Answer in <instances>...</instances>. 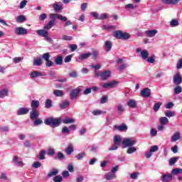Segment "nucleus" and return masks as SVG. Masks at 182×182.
I'll list each match as a JSON object with an SVG mask.
<instances>
[{
  "label": "nucleus",
  "instance_id": "f257e3e1",
  "mask_svg": "<svg viewBox=\"0 0 182 182\" xmlns=\"http://www.w3.org/2000/svg\"><path fill=\"white\" fill-rule=\"evenodd\" d=\"M44 123L47 126H50V127L55 129V127L60 126L62 119L60 118L49 117L44 121Z\"/></svg>",
  "mask_w": 182,
  "mask_h": 182
},
{
  "label": "nucleus",
  "instance_id": "f03ea898",
  "mask_svg": "<svg viewBox=\"0 0 182 182\" xmlns=\"http://www.w3.org/2000/svg\"><path fill=\"white\" fill-rule=\"evenodd\" d=\"M37 35L38 36H41L42 38H44L45 41L47 42H49V43H52L53 42V40L52 38L49 37V33L46 29H40L37 30L36 31Z\"/></svg>",
  "mask_w": 182,
  "mask_h": 182
},
{
  "label": "nucleus",
  "instance_id": "7ed1b4c3",
  "mask_svg": "<svg viewBox=\"0 0 182 182\" xmlns=\"http://www.w3.org/2000/svg\"><path fill=\"white\" fill-rule=\"evenodd\" d=\"M95 76L97 77H101L102 80H107L110 76H112V71L105 70V71H95Z\"/></svg>",
  "mask_w": 182,
  "mask_h": 182
},
{
  "label": "nucleus",
  "instance_id": "20e7f679",
  "mask_svg": "<svg viewBox=\"0 0 182 182\" xmlns=\"http://www.w3.org/2000/svg\"><path fill=\"white\" fill-rule=\"evenodd\" d=\"M117 170H119V166L113 167L109 172L107 173L105 175V178L107 181H110V180H114V178H116V173L117 172Z\"/></svg>",
  "mask_w": 182,
  "mask_h": 182
},
{
  "label": "nucleus",
  "instance_id": "39448f33",
  "mask_svg": "<svg viewBox=\"0 0 182 182\" xmlns=\"http://www.w3.org/2000/svg\"><path fill=\"white\" fill-rule=\"evenodd\" d=\"M114 36L117 39H123L126 41L130 38V34L127 33H123L122 31H114Z\"/></svg>",
  "mask_w": 182,
  "mask_h": 182
},
{
  "label": "nucleus",
  "instance_id": "423d86ee",
  "mask_svg": "<svg viewBox=\"0 0 182 182\" xmlns=\"http://www.w3.org/2000/svg\"><path fill=\"white\" fill-rule=\"evenodd\" d=\"M122 144L124 149H126V147H132L136 144V140L132 138H124L122 141Z\"/></svg>",
  "mask_w": 182,
  "mask_h": 182
},
{
  "label": "nucleus",
  "instance_id": "0eeeda50",
  "mask_svg": "<svg viewBox=\"0 0 182 182\" xmlns=\"http://www.w3.org/2000/svg\"><path fill=\"white\" fill-rule=\"evenodd\" d=\"M119 85V81L117 80H112L106 83H104L102 85V87L103 89H107L109 87L110 89H114V87H116Z\"/></svg>",
  "mask_w": 182,
  "mask_h": 182
},
{
  "label": "nucleus",
  "instance_id": "6e6552de",
  "mask_svg": "<svg viewBox=\"0 0 182 182\" xmlns=\"http://www.w3.org/2000/svg\"><path fill=\"white\" fill-rule=\"evenodd\" d=\"M162 182H173V175L171 173H164L161 177Z\"/></svg>",
  "mask_w": 182,
  "mask_h": 182
},
{
  "label": "nucleus",
  "instance_id": "1a4fd4ad",
  "mask_svg": "<svg viewBox=\"0 0 182 182\" xmlns=\"http://www.w3.org/2000/svg\"><path fill=\"white\" fill-rule=\"evenodd\" d=\"M50 18L51 19H59V21H68V18L66 16H63L62 14H50Z\"/></svg>",
  "mask_w": 182,
  "mask_h": 182
},
{
  "label": "nucleus",
  "instance_id": "9d476101",
  "mask_svg": "<svg viewBox=\"0 0 182 182\" xmlns=\"http://www.w3.org/2000/svg\"><path fill=\"white\" fill-rule=\"evenodd\" d=\"M15 33L16 35H26L28 33V30L23 27H16L15 28Z\"/></svg>",
  "mask_w": 182,
  "mask_h": 182
},
{
  "label": "nucleus",
  "instance_id": "9b49d317",
  "mask_svg": "<svg viewBox=\"0 0 182 182\" xmlns=\"http://www.w3.org/2000/svg\"><path fill=\"white\" fill-rule=\"evenodd\" d=\"M141 96L145 98L150 97L151 96V90L149 88H144L141 91Z\"/></svg>",
  "mask_w": 182,
  "mask_h": 182
},
{
  "label": "nucleus",
  "instance_id": "f8f14e48",
  "mask_svg": "<svg viewBox=\"0 0 182 182\" xmlns=\"http://www.w3.org/2000/svg\"><path fill=\"white\" fill-rule=\"evenodd\" d=\"M29 113V108L21 107L16 111L17 116H23V114H28Z\"/></svg>",
  "mask_w": 182,
  "mask_h": 182
},
{
  "label": "nucleus",
  "instance_id": "ddd939ff",
  "mask_svg": "<svg viewBox=\"0 0 182 182\" xmlns=\"http://www.w3.org/2000/svg\"><path fill=\"white\" fill-rule=\"evenodd\" d=\"M173 83L178 86V85H181L182 83V79H181V75L180 73H176L174 77H173Z\"/></svg>",
  "mask_w": 182,
  "mask_h": 182
},
{
  "label": "nucleus",
  "instance_id": "4468645a",
  "mask_svg": "<svg viewBox=\"0 0 182 182\" xmlns=\"http://www.w3.org/2000/svg\"><path fill=\"white\" fill-rule=\"evenodd\" d=\"M79 93H80V89L75 88L70 93V99H76V97L79 96Z\"/></svg>",
  "mask_w": 182,
  "mask_h": 182
},
{
  "label": "nucleus",
  "instance_id": "2eb2a0df",
  "mask_svg": "<svg viewBox=\"0 0 182 182\" xmlns=\"http://www.w3.org/2000/svg\"><path fill=\"white\" fill-rule=\"evenodd\" d=\"M127 105L129 107H131V109H136V107H137V101L133 99H130L127 102Z\"/></svg>",
  "mask_w": 182,
  "mask_h": 182
},
{
  "label": "nucleus",
  "instance_id": "dca6fc26",
  "mask_svg": "<svg viewBox=\"0 0 182 182\" xmlns=\"http://www.w3.org/2000/svg\"><path fill=\"white\" fill-rule=\"evenodd\" d=\"M13 161H14V164H16V166H18V167H23V166H25L23 162L22 161H21L19 159V157H18V156H14L13 159Z\"/></svg>",
  "mask_w": 182,
  "mask_h": 182
},
{
  "label": "nucleus",
  "instance_id": "f3484780",
  "mask_svg": "<svg viewBox=\"0 0 182 182\" xmlns=\"http://www.w3.org/2000/svg\"><path fill=\"white\" fill-rule=\"evenodd\" d=\"M180 139H181V135H180L178 132H176L172 135L171 141L174 143L175 141H177V140H180Z\"/></svg>",
  "mask_w": 182,
  "mask_h": 182
},
{
  "label": "nucleus",
  "instance_id": "a211bd4d",
  "mask_svg": "<svg viewBox=\"0 0 182 182\" xmlns=\"http://www.w3.org/2000/svg\"><path fill=\"white\" fill-rule=\"evenodd\" d=\"M114 129H115V130H119V132H126V130H127V126L126 124H122V125H115L114 127Z\"/></svg>",
  "mask_w": 182,
  "mask_h": 182
},
{
  "label": "nucleus",
  "instance_id": "6ab92c4d",
  "mask_svg": "<svg viewBox=\"0 0 182 182\" xmlns=\"http://www.w3.org/2000/svg\"><path fill=\"white\" fill-rule=\"evenodd\" d=\"M122 136L120 135H115L114 136V144H117L118 146H120L122 144Z\"/></svg>",
  "mask_w": 182,
  "mask_h": 182
},
{
  "label": "nucleus",
  "instance_id": "aec40b11",
  "mask_svg": "<svg viewBox=\"0 0 182 182\" xmlns=\"http://www.w3.org/2000/svg\"><path fill=\"white\" fill-rule=\"evenodd\" d=\"M105 50L107 52H110V50H112V41H106L105 42Z\"/></svg>",
  "mask_w": 182,
  "mask_h": 182
},
{
  "label": "nucleus",
  "instance_id": "412c9836",
  "mask_svg": "<svg viewBox=\"0 0 182 182\" xmlns=\"http://www.w3.org/2000/svg\"><path fill=\"white\" fill-rule=\"evenodd\" d=\"M53 8L54 11H55L56 12H59V11H62V9H63L62 7V4L58 2L54 3Z\"/></svg>",
  "mask_w": 182,
  "mask_h": 182
},
{
  "label": "nucleus",
  "instance_id": "4be33fe9",
  "mask_svg": "<svg viewBox=\"0 0 182 182\" xmlns=\"http://www.w3.org/2000/svg\"><path fill=\"white\" fill-rule=\"evenodd\" d=\"M55 65H62L63 63V57L60 55H57L55 59Z\"/></svg>",
  "mask_w": 182,
  "mask_h": 182
},
{
  "label": "nucleus",
  "instance_id": "5701e85b",
  "mask_svg": "<svg viewBox=\"0 0 182 182\" xmlns=\"http://www.w3.org/2000/svg\"><path fill=\"white\" fill-rule=\"evenodd\" d=\"M31 79H35V77H39L42 76V73L39 71H33L30 74Z\"/></svg>",
  "mask_w": 182,
  "mask_h": 182
},
{
  "label": "nucleus",
  "instance_id": "b1692460",
  "mask_svg": "<svg viewBox=\"0 0 182 182\" xmlns=\"http://www.w3.org/2000/svg\"><path fill=\"white\" fill-rule=\"evenodd\" d=\"M145 33L149 38H154V36H156V33H157V30L146 31Z\"/></svg>",
  "mask_w": 182,
  "mask_h": 182
},
{
  "label": "nucleus",
  "instance_id": "393cba45",
  "mask_svg": "<svg viewBox=\"0 0 182 182\" xmlns=\"http://www.w3.org/2000/svg\"><path fill=\"white\" fill-rule=\"evenodd\" d=\"M149 53L147 50H143L141 52V56L143 60H146L149 58Z\"/></svg>",
  "mask_w": 182,
  "mask_h": 182
},
{
  "label": "nucleus",
  "instance_id": "a878e982",
  "mask_svg": "<svg viewBox=\"0 0 182 182\" xmlns=\"http://www.w3.org/2000/svg\"><path fill=\"white\" fill-rule=\"evenodd\" d=\"M59 171L56 168H54L48 173V177H55V176H58Z\"/></svg>",
  "mask_w": 182,
  "mask_h": 182
},
{
  "label": "nucleus",
  "instance_id": "bb28decb",
  "mask_svg": "<svg viewBox=\"0 0 182 182\" xmlns=\"http://www.w3.org/2000/svg\"><path fill=\"white\" fill-rule=\"evenodd\" d=\"M16 22H18L19 23H23V22H25V21H26V18L23 15H20L16 18Z\"/></svg>",
  "mask_w": 182,
  "mask_h": 182
},
{
  "label": "nucleus",
  "instance_id": "cd10ccee",
  "mask_svg": "<svg viewBox=\"0 0 182 182\" xmlns=\"http://www.w3.org/2000/svg\"><path fill=\"white\" fill-rule=\"evenodd\" d=\"M42 63V58H41L40 57L34 58L33 66H41Z\"/></svg>",
  "mask_w": 182,
  "mask_h": 182
},
{
  "label": "nucleus",
  "instance_id": "c85d7f7f",
  "mask_svg": "<svg viewBox=\"0 0 182 182\" xmlns=\"http://www.w3.org/2000/svg\"><path fill=\"white\" fill-rule=\"evenodd\" d=\"M171 175L173 176H177V174H182V169L181 168H176L172 169L171 172Z\"/></svg>",
  "mask_w": 182,
  "mask_h": 182
},
{
  "label": "nucleus",
  "instance_id": "c756f323",
  "mask_svg": "<svg viewBox=\"0 0 182 182\" xmlns=\"http://www.w3.org/2000/svg\"><path fill=\"white\" fill-rule=\"evenodd\" d=\"M90 56H92V53H90L81 54L80 55V60H85V59H87L88 58H90Z\"/></svg>",
  "mask_w": 182,
  "mask_h": 182
},
{
  "label": "nucleus",
  "instance_id": "7c9ffc66",
  "mask_svg": "<svg viewBox=\"0 0 182 182\" xmlns=\"http://www.w3.org/2000/svg\"><path fill=\"white\" fill-rule=\"evenodd\" d=\"M38 116H39V113H38L36 109H33V111L31 112V116H30L31 120L36 119V117H38Z\"/></svg>",
  "mask_w": 182,
  "mask_h": 182
},
{
  "label": "nucleus",
  "instance_id": "2f4dec72",
  "mask_svg": "<svg viewBox=\"0 0 182 182\" xmlns=\"http://www.w3.org/2000/svg\"><path fill=\"white\" fill-rule=\"evenodd\" d=\"M159 122L161 124H164V126H166L168 123V118L166 117H162L159 119Z\"/></svg>",
  "mask_w": 182,
  "mask_h": 182
},
{
  "label": "nucleus",
  "instance_id": "473e14b6",
  "mask_svg": "<svg viewBox=\"0 0 182 182\" xmlns=\"http://www.w3.org/2000/svg\"><path fill=\"white\" fill-rule=\"evenodd\" d=\"M55 25V20H51L48 22V25L44 26V29H46L47 31H49Z\"/></svg>",
  "mask_w": 182,
  "mask_h": 182
},
{
  "label": "nucleus",
  "instance_id": "72a5a7b5",
  "mask_svg": "<svg viewBox=\"0 0 182 182\" xmlns=\"http://www.w3.org/2000/svg\"><path fill=\"white\" fill-rule=\"evenodd\" d=\"M136 150L137 149H136V147L129 146L127 150V154H133V153H136Z\"/></svg>",
  "mask_w": 182,
  "mask_h": 182
},
{
  "label": "nucleus",
  "instance_id": "f704fd0d",
  "mask_svg": "<svg viewBox=\"0 0 182 182\" xmlns=\"http://www.w3.org/2000/svg\"><path fill=\"white\" fill-rule=\"evenodd\" d=\"M165 116H166V117H174V116H176V112H173V111H170V110H167L165 112Z\"/></svg>",
  "mask_w": 182,
  "mask_h": 182
},
{
  "label": "nucleus",
  "instance_id": "c9c22d12",
  "mask_svg": "<svg viewBox=\"0 0 182 182\" xmlns=\"http://www.w3.org/2000/svg\"><path fill=\"white\" fill-rule=\"evenodd\" d=\"M64 124H69L70 123H75V119L73 118H67L62 120Z\"/></svg>",
  "mask_w": 182,
  "mask_h": 182
},
{
  "label": "nucleus",
  "instance_id": "e433bc0d",
  "mask_svg": "<svg viewBox=\"0 0 182 182\" xmlns=\"http://www.w3.org/2000/svg\"><path fill=\"white\" fill-rule=\"evenodd\" d=\"M31 107H33V110L38 109L39 107V102L38 100H33L31 102Z\"/></svg>",
  "mask_w": 182,
  "mask_h": 182
},
{
  "label": "nucleus",
  "instance_id": "4c0bfd02",
  "mask_svg": "<svg viewBox=\"0 0 182 182\" xmlns=\"http://www.w3.org/2000/svg\"><path fill=\"white\" fill-rule=\"evenodd\" d=\"M139 176H140V173L134 172V173L130 174V178L132 180H137V178H139Z\"/></svg>",
  "mask_w": 182,
  "mask_h": 182
},
{
  "label": "nucleus",
  "instance_id": "58836bf2",
  "mask_svg": "<svg viewBox=\"0 0 182 182\" xmlns=\"http://www.w3.org/2000/svg\"><path fill=\"white\" fill-rule=\"evenodd\" d=\"M6 96H8V90L4 89L0 91V97L1 99H4V97H6Z\"/></svg>",
  "mask_w": 182,
  "mask_h": 182
},
{
  "label": "nucleus",
  "instance_id": "ea45409f",
  "mask_svg": "<svg viewBox=\"0 0 182 182\" xmlns=\"http://www.w3.org/2000/svg\"><path fill=\"white\" fill-rule=\"evenodd\" d=\"M73 151V146L72 145H69L68 148L65 149V153L68 156H70Z\"/></svg>",
  "mask_w": 182,
  "mask_h": 182
},
{
  "label": "nucleus",
  "instance_id": "a19ab883",
  "mask_svg": "<svg viewBox=\"0 0 182 182\" xmlns=\"http://www.w3.org/2000/svg\"><path fill=\"white\" fill-rule=\"evenodd\" d=\"M53 94L55 96H57V97H62V96H63V92L59 90H55Z\"/></svg>",
  "mask_w": 182,
  "mask_h": 182
},
{
  "label": "nucleus",
  "instance_id": "79ce46f5",
  "mask_svg": "<svg viewBox=\"0 0 182 182\" xmlns=\"http://www.w3.org/2000/svg\"><path fill=\"white\" fill-rule=\"evenodd\" d=\"M45 154H46V151L41 150L38 156L39 160H45Z\"/></svg>",
  "mask_w": 182,
  "mask_h": 182
},
{
  "label": "nucleus",
  "instance_id": "37998d69",
  "mask_svg": "<svg viewBox=\"0 0 182 182\" xmlns=\"http://www.w3.org/2000/svg\"><path fill=\"white\" fill-rule=\"evenodd\" d=\"M177 160H178V157L171 158L169 159V165L170 166H174V164H176V163L177 162Z\"/></svg>",
  "mask_w": 182,
  "mask_h": 182
},
{
  "label": "nucleus",
  "instance_id": "c03bdc74",
  "mask_svg": "<svg viewBox=\"0 0 182 182\" xmlns=\"http://www.w3.org/2000/svg\"><path fill=\"white\" fill-rule=\"evenodd\" d=\"M0 180H4V181H8L9 178L5 172H2L0 175Z\"/></svg>",
  "mask_w": 182,
  "mask_h": 182
},
{
  "label": "nucleus",
  "instance_id": "a18cd8bd",
  "mask_svg": "<svg viewBox=\"0 0 182 182\" xmlns=\"http://www.w3.org/2000/svg\"><path fill=\"white\" fill-rule=\"evenodd\" d=\"M178 25H179L178 21H177L176 19H173L170 22V26H172V28H175V26H178Z\"/></svg>",
  "mask_w": 182,
  "mask_h": 182
},
{
  "label": "nucleus",
  "instance_id": "49530a36",
  "mask_svg": "<svg viewBox=\"0 0 182 182\" xmlns=\"http://www.w3.org/2000/svg\"><path fill=\"white\" fill-rule=\"evenodd\" d=\"M85 156H86V154L85 152H81L80 154H78L77 155H76V159L77 160H82L83 158L85 157Z\"/></svg>",
  "mask_w": 182,
  "mask_h": 182
},
{
  "label": "nucleus",
  "instance_id": "de8ad7c7",
  "mask_svg": "<svg viewBox=\"0 0 182 182\" xmlns=\"http://www.w3.org/2000/svg\"><path fill=\"white\" fill-rule=\"evenodd\" d=\"M181 92H182V87L181 86L178 85L174 88V93L176 95H180Z\"/></svg>",
  "mask_w": 182,
  "mask_h": 182
},
{
  "label": "nucleus",
  "instance_id": "09e8293b",
  "mask_svg": "<svg viewBox=\"0 0 182 182\" xmlns=\"http://www.w3.org/2000/svg\"><path fill=\"white\" fill-rule=\"evenodd\" d=\"M53 181L54 182H62L63 181V178L60 176H56L53 178Z\"/></svg>",
  "mask_w": 182,
  "mask_h": 182
},
{
  "label": "nucleus",
  "instance_id": "8fccbe9b",
  "mask_svg": "<svg viewBox=\"0 0 182 182\" xmlns=\"http://www.w3.org/2000/svg\"><path fill=\"white\" fill-rule=\"evenodd\" d=\"M103 113H106V112H103L102 110H94L92 112V114L94 116H100V114H103Z\"/></svg>",
  "mask_w": 182,
  "mask_h": 182
},
{
  "label": "nucleus",
  "instance_id": "3c124183",
  "mask_svg": "<svg viewBox=\"0 0 182 182\" xmlns=\"http://www.w3.org/2000/svg\"><path fill=\"white\" fill-rule=\"evenodd\" d=\"M91 68H92V69H95V72H97V70H99V69H101L102 64H97L95 65H91ZM95 75H96V73H95Z\"/></svg>",
  "mask_w": 182,
  "mask_h": 182
},
{
  "label": "nucleus",
  "instance_id": "603ef678",
  "mask_svg": "<svg viewBox=\"0 0 182 182\" xmlns=\"http://www.w3.org/2000/svg\"><path fill=\"white\" fill-rule=\"evenodd\" d=\"M161 107V102H157L154 105V111L159 112V109Z\"/></svg>",
  "mask_w": 182,
  "mask_h": 182
},
{
  "label": "nucleus",
  "instance_id": "864d4df0",
  "mask_svg": "<svg viewBox=\"0 0 182 182\" xmlns=\"http://www.w3.org/2000/svg\"><path fill=\"white\" fill-rule=\"evenodd\" d=\"M136 8H137V6H134L133 4L125 5V9H136Z\"/></svg>",
  "mask_w": 182,
  "mask_h": 182
},
{
  "label": "nucleus",
  "instance_id": "5fc2aeb1",
  "mask_svg": "<svg viewBox=\"0 0 182 182\" xmlns=\"http://www.w3.org/2000/svg\"><path fill=\"white\" fill-rule=\"evenodd\" d=\"M68 106H69V102L68 101L63 102V103L60 104V109H66Z\"/></svg>",
  "mask_w": 182,
  "mask_h": 182
},
{
  "label": "nucleus",
  "instance_id": "6e6d98bb",
  "mask_svg": "<svg viewBox=\"0 0 182 182\" xmlns=\"http://www.w3.org/2000/svg\"><path fill=\"white\" fill-rule=\"evenodd\" d=\"M107 18H109V14L103 13L100 15L99 20L107 19Z\"/></svg>",
  "mask_w": 182,
  "mask_h": 182
},
{
  "label": "nucleus",
  "instance_id": "4d7b16f0",
  "mask_svg": "<svg viewBox=\"0 0 182 182\" xmlns=\"http://www.w3.org/2000/svg\"><path fill=\"white\" fill-rule=\"evenodd\" d=\"M42 58L46 62L47 60H49V59H50V55L49 54V53H46L43 54Z\"/></svg>",
  "mask_w": 182,
  "mask_h": 182
},
{
  "label": "nucleus",
  "instance_id": "13d9d810",
  "mask_svg": "<svg viewBox=\"0 0 182 182\" xmlns=\"http://www.w3.org/2000/svg\"><path fill=\"white\" fill-rule=\"evenodd\" d=\"M28 4V1L26 0H23L22 1H21L20 3V9H23V8H25V6H26V4Z\"/></svg>",
  "mask_w": 182,
  "mask_h": 182
},
{
  "label": "nucleus",
  "instance_id": "bf43d9fd",
  "mask_svg": "<svg viewBox=\"0 0 182 182\" xmlns=\"http://www.w3.org/2000/svg\"><path fill=\"white\" fill-rule=\"evenodd\" d=\"M159 150V146L157 145H154L151 146L149 151L151 153H154Z\"/></svg>",
  "mask_w": 182,
  "mask_h": 182
},
{
  "label": "nucleus",
  "instance_id": "052dcab7",
  "mask_svg": "<svg viewBox=\"0 0 182 182\" xmlns=\"http://www.w3.org/2000/svg\"><path fill=\"white\" fill-rule=\"evenodd\" d=\"M51 106H52V100H47L46 101V109H50Z\"/></svg>",
  "mask_w": 182,
  "mask_h": 182
},
{
  "label": "nucleus",
  "instance_id": "680f3d73",
  "mask_svg": "<svg viewBox=\"0 0 182 182\" xmlns=\"http://www.w3.org/2000/svg\"><path fill=\"white\" fill-rule=\"evenodd\" d=\"M176 69H182V58H180L176 63Z\"/></svg>",
  "mask_w": 182,
  "mask_h": 182
},
{
  "label": "nucleus",
  "instance_id": "e2e57ef3",
  "mask_svg": "<svg viewBox=\"0 0 182 182\" xmlns=\"http://www.w3.org/2000/svg\"><path fill=\"white\" fill-rule=\"evenodd\" d=\"M47 154L48 156H53L55 154V149L53 148H49Z\"/></svg>",
  "mask_w": 182,
  "mask_h": 182
},
{
  "label": "nucleus",
  "instance_id": "0e129e2a",
  "mask_svg": "<svg viewBox=\"0 0 182 182\" xmlns=\"http://www.w3.org/2000/svg\"><path fill=\"white\" fill-rule=\"evenodd\" d=\"M69 76L70 77H73V78L77 77V73L76 71H73L70 73Z\"/></svg>",
  "mask_w": 182,
  "mask_h": 182
},
{
  "label": "nucleus",
  "instance_id": "69168bd1",
  "mask_svg": "<svg viewBox=\"0 0 182 182\" xmlns=\"http://www.w3.org/2000/svg\"><path fill=\"white\" fill-rule=\"evenodd\" d=\"M117 110L119 112V113H123V112H124V107H123V106L119 104L117 106Z\"/></svg>",
  "mask_w": 182,
  "mask_h": 182
},
{
  "label": "nucleus",
  "instance_id": "338daca9",
  "mask_svg": "<svg viewBox=\"0 0 182 182\" xmlns=\"http://www.w3.org/2000/svg\"><path fill=\"white\" fill-rule=\"evenodd\" d=\"M46 18H48V14H42L39 16L40 21H45V19H46Z\"/></svg>",
  "mask_w": 182,
  "mask_h": 182
},
{
  "label": "nucleus",
  "instance_id": "774afa93",
  "mask_svg": "<svg viewBox=\"0 0 182 182\" xmlns=\"http://www.w3.org/2000/svg\"><path fill=\"white\" fill-rule=\"evenodd\" d=\"M91 15H92V16H93L95 18V19L99 20L100 15L97 12L92 11V12H91Z\"/></svg>",
  "mask_w": 182,
  "mask_h": 182
}]
</instances>
